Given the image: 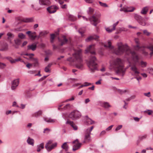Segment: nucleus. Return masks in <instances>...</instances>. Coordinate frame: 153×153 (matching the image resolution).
Masks as SVG:
<instances>
[{"label": "nucleus", "instance_id": "nucleus-47", "mask_svg": "<svg viewBox=\"0 0 153 153\" xmlns=\"http://www.w3.org/2000/svg\"><path fill=\"white\" fill-rule=\"evenodd\" d=\"M15 43L18 45H20L21 42V40L19 39H17L14 40Z\"/></svg>", "mask_w": 153, "mask_h": 153}, {"label": "nucleus", "instance_id": "nucleus-26", "mask_svg": "<svg viewBox=\"0 0 153 153\" xmlns=\"http://www.w3.org/2000/svg\"><path fill=\"white\" fill-rule=\"evenodd\" d=\"M36 45L33 44L28 46L27 49L28 50H31L33 51H34L36 49Z\"/></svg>", "mask_w": 153, "mask_h": 153}, {"label": "nucleus", "instance_id": "nucleus-64", "mask_svg": "<svg viewBox=\"0 0 153 153\" xmlns=\"http://www.w3.org/2000/svg\"><path fill=\"white\" fill-rule=\"evenodd\" d=\"M141 75L144 78H146L147 77V74L146 73H141Z\"/></svg>", "mask_w": 153, "mask_h": 153}, {"label": "nucleus", "instance_id": "nucleus-11", "mask_svg": "<svg viewBox=\"0 0 153 153\" xmlns=\"http://www.w3.org/2000/svg\"><path fill=\"white\" fill-rule=\"evenodd\" d=\"M88 52H90L93 55L96 54L94 45H90L85 50V53H87Z\"/></svg>", "mask_w": 153, "mask_h": 153}, {"label": "nucleus", "instance_id": "nucleus-12", "mask_svg": "<svg viewBox=\"0 0 153 153\" xmlns=\"http://www.w3.org/2000/svg\"><path fill=\"white\" fill-rule=\"evenodd\" d=\"M58 7L55 5H53L48 7L47 10L50 13H55L58 9Z\"/></svg>", "mask_w": 153, "mask_h": 153}, {"label": "nucleus", "instance_id": "nucleus-31", "mask_svg": "<svg viewBox=\"0 0 153 153\" xmlns=\"http://www.w3.org/2000/svg\"><path fill=\"white\" fill-rule=\"evenodd\" d=\"M52 65V63H49L48 66H46L45 69V71L46 72L48 73L50 72V68L51 67Z\"/></svg>", "mask_w": 153, "mask_h": 153}, {"label": "nucleus", "instance_id": "nucleus-10", "mask_svg": "<svg viewBox=\"0 0 153 153\" xmlns=\"http://www.w3.org/2000/svg\"><path fill=\"white\" fill-rule=\"evenodd\" d=\"M72 143L74 144L73 148V150L74 151L79 149L82 145V143L79 142L78 139L74 140L73 142Z\"/></svg>", "mask_w": 153, "mask_h": 153}, {"label": "nucleus", "instance_id": "nucleus-60", "mask_svg": "<svg viewBox=\"0 0 153 153\" xmlns=\"http://www.w3.org/2000/svg\"><path fill=\"white\" fill-rule=\"evenodd\" d=\"M46 34V33L45 32H40L39 33L40 36L41 37L43 36H45Z\"/></svg>", "mask_w": 153, "mask_h": 153}, {"label": "nucleus", "instance_id": "nucleus-54", "mask_svg": "<svg viewBox=\"0 0 153 153\" xmlns=\"http://www.w3.org/2000/svg\"><path fill=\"white\" fill-rule=\"evenodd\" d=\"M118 91L121 94H122L124 93H126V92L127 91V90H118Z\"/></svg>", "mask_w": 153, "mask_h": 153}, {"label": "nucleus", "instance_id": "nucleus-33", "mask_svg": "<svg viewBox=\"0 0 153 153\" xmlns=\"http://www.w3.org/2000/svg\"><path fill=\"white\" fill-rule=\"evenodd\" d=\"M42 111L40 110L33 114L32 116L33 117H38L41 115L42 114Z\"/></svg>", "mask_w": 153, "mask_h": 153}, {"label": "nucleus", "instance_id": "nucleus-56", "mask_svg": "<svg viewBox=\"0 0 153 153\" xmlns=\"http://www.w3.org/2000/svg\"><path fill=\"white\" fill-rule=\"evenodd\" d=\"M144 95L146 97H149L151 96L150 93V92H149L147 93H144Z\"/></svg>", "mask_w": 153, "mask_h": 153}, {"label": "nucleus", "instance_id": "nucleus-28", "mask_svg": "<svg viewBox=\"0 0 153 153\" xmlns=\"http://www.w3.org/2000/svg\"><path fill=\"white\" fill-rule=\"evenodd\" d=\"M7 35L8 36V40L10 41V42L11 43V40L13 39L14 36V35L11 33L9 32L7 33Z\"/></svg>", "mask_w": 153, "mask_h": 153}, {"label": "nucleus", "instance_id": "nucleus-19", "mask_svg": "<svg viewBox=\"0 0 153 153\" xmlns=\"http://www.w3.org/2000/svg\"><path fill=\"white\" fill-rule=\"evenodd\" d=\"M119 22V21H117L116 23L114 24L113 25L112 28H110V27L106 28V30L108 33L111 32L115 29L116 27L118 24Z\"/></svg>", "mask_w": 153, "mask_h": 153}, {"label": "nucleus", "instance_id": "nucleus-59", "mask_svg": "<svg viewBox=\"0 0 153 153\" xmlns=\"http://www.w3.org/2000/svg\"><path fill=\"white\" fill-rule=\"evenodd\" d=\"M74 98L73 97L72 98H70V99H68V100H66L65 101H64V102H68L69 101H71V100H74Z\"/></svg>", "mask_w": 153, "mask_h": 153}, {"label": "nucleus", "instance_id": "nucleus-63", "mask_svg": "<svg viewBox=\"0 0 153 153\" xmlns=\"http://www.w3.org/2000/svg\"><path fill=\"white\" fill-rule=\"evenodd\" d=\"M62 106V104H60L59 105V107L58 108V109L59 110H62V108H61Z\"/></svg>", "mask_w": 153, "mask_h": 153}, {"label": "nucleus", "instance_id": "nucleus-40", "mask_svg": "<svg viewBox=\"0 0 153 153\" xmlns=\"http://www.w3.org/2000/svg\"><path fill=\"white\" fill-rule=\"evenodd\" d=\"M72 106L70 104H68L62 108V110L68 109L72 108Z\"/></svg>", "mask_w": 153, "mask_h": 153}, {"label": "nucleus", "instance_id": "nucleus-38", "mask_svg": "<svg viewBox=\"0 0 153 153\" xmlns=\"http://www.w3.org/2000/svg\"><path fill=\"white\" fill-rule=\"evenodd\" d=\"M58 34V32H56L55 34H52L51 35V43H53V40L56 36V35Z\"/></svg>", "mask_w": 153, "mask_h": 153}, {"label": "nucleus", "instance_id": "nucleus-42", "mask_svg": "<svg viewBox=\"0 0 153 153\" xmlns=\"http://www.w3.org/2000/svg\"><path fill=\"white\" fill-rule=\"evenodd\" d=\"M68 17L69 19L71 21H74L76 19V18L75 16L71 15H69Z\"/></svg>", "mask_w": 153, "mask_h": 153}, {"label": "nucleus", "instance_id": "nucleus-16", "mask_svg": "<svg viewBox=\"0 0 153 153\" xmlns=\"http://www.w3.org/2000/svg\"><path fill=\"white\" fill-rule=\"evenodd\" d=\"M91 21H92L93 25L96 26L99 22L98 16L95 15H93L90 19Z\"/></svg>", "mask_w": 153, "mask_h": 153}, {"label": "nucleus", "instance_id": "nucleus-36", "mask_svg": "<svg viewBox=\"0 0 153 153\" xmlns=\"http://www.w3.org/2000/svg\"><path fill=\"white\" fill-rule=\"evenodd\" d=\"M148 9L149 8L147 7L143 8L141 12V13L143 14H146L148 11Z\"/></svg>", "mask_w": 153, "mask_h": 153}, {"label": "nucleus", "instance_id": "nucleus-1", "mask_svg": "<svg viewBox=\"0 0 153 153\" xmlns=\"http://www.w3.org/2000/svg\"><path fill=\"white\" fill-rule=\"evenodd\" d=\"M117 46V49L114 50L116 54L120 55L125 53L126 56H131L134 62H129V66L132 71V75L139 82L142 79V78L140 76V71L136 66V63H138L140 59L139 55L135 52L131 51L129 47L126 44L123 45L121 42L118 43Z\"/></svg>", "mask_w": 153, "mask_h": 153}, {"label": "nucleus", "instance_id": "nucleus-62", "mask_svg": "<svg viewBox=\"0 0 153 153\" xmlns=\"http://www.w3.org/2000/svg\"><path fill=\"white\" fill-rule=\"evenodd\" d=\"M105 131H102L100 134V136H102L105 134Z\"/></svg>", "mask_w": 153, "mask_h": 153}, {"label": "nucleus", "instance_id": "nucleus-48", "mask_svg": "<svg viewBox=\"0 0 153 153\" xmlns=\"http://www.w3.org/2000/svg\"><path fill=\"white\" fill-rule=\"evenodd\" d=\"M85 31V28H80L79 30V33L81 34L82 36H83V34L84 33Z\"/></svg>", "mask_w": 153, "mask_h": 153}, {"label": "nucleus", "instance_id": "nucleus-5", "mask_svg": "<svg viewBox=\"0 0 153 153\" xmlns=\"http://www.w3.org/2000/svg\"><path fill=\"white\" fill-rule=\"evenodd\" d=\"M94 128V126L87 128L85 133L84 140L83 143L88 142L91 140V132Z\"/></svg>", "mask_w": 153, "mask_h": 153}, {"label": "nucleus", "instance_id": "nucleus-49", "mask_svg": "<svg viewBox=\"0 0 153 153\" xmlns=\"http://www.w3.org/2000/svg\"><path fill=\"white\" fill-rule=\"evenodd\" d=\"M147 71L150 74L153 75V68H148L147 69Z\"/></svg>", "mask_w": 153, "mask_h": 153}, {"label": "nucleus", "instance_id": "nucleus-7", "mask_svg": "<svg viewBox=\"0 0 153 153\" xmlns=\"http://www.w3.org/2000/svg\"><path fill=\"white\" fill-rule=\"evenodd\" d=\"M81 116V113L79 112L74 110L69 114L68 117L72 120H75L79 118Z\"/></svg>", "mask_w": 153, "mask_h": 153}, {"label": "nucleus", "instance_id": "nucleus-23", "mask_svg": "<svg viewBox=\"0 0 153 153\" xmlns=\"http://www.w3.org/2000/svg\"><path fill=\"white\" fill-rule=\"evenodd\" d=\"M66 124L70 125L75 130L77 129V127L76 125L73 122L69 120H68L66 122Z\"/></svg>", "mask_w": 153, "mask_h": 153}, {"label": "nucleus", "instance_id": "nucleus-24", "mask_svg": "<svg viewBox=\"0 0 153 153\" xmlns=\"http://www.w3.org/2000/svg\"><path fill=\"white\" fill-rule=\"evenodd\" d=\"M100 105L105 108H108L111 107L109 103L107 102H101L100 103Z\"/></svg>", "mask_w": 153, "mask_h": 153}, {"label": "nucleus", "instance_id": "nucleus-2", "mask_svg": "<svg viewBox=\"0 0 153 153\" xmlns=\"http://www.w3.org/2000/svg\"><path fill=\"white\" fill-rule=\"evenodd\" d=\"M124 64L123 59L117 58L113 60L110 65L117 74H120L123 76L126 71Z\"/></svg>", "mask_w": 153, "mask_h": 153}, {"label": "nucleus", "instance_id": "nucleus-9", "mask_svg": "<svg viewBox=\"0 0 153 153\" xmlns=\"http://www.w3.org/2000/svg\"><path fill=\"white\" fill-rule=\"evenodd\" d=\"M21 55H25L28 56L29 58L31 59L32 61L33 62V65L34 66L37 67L39 65L38 60L36 58H34L33 57L34 54L33 53L24 54L23 53L20 54Z\"/></svg>", "mask_w": 153, "mask_h": 153}, {"label": "nucleus", "instance_id": "nucleus-52", "mask_svg": "<svg viewBox=\"0 0 153 153\" xmlns=\"http://www.w3.org/2000/svg\"><path fill=\"white\" fill-rule=\"evenodd\" d=\"M94 11V10L91 8V7H89V10L88 11V13L90 14H92L93 13V12Z\"/></svg>", "mask_w": 153, "mask_h": 153}, {"label": "nucleus", "instance_id": "nucleus-43", "mask_svg": "<svg viewBox=\"0 0 153 153\" xmlns=\"http://www.w3.org/2000/svg\"><path fill=\"white\" fill-rule=\"evenodd\" d=\"M90 85H91V83H88L87 82H85V83H84L83 85H81L78 88V89H80V88H82L84 87L89 86Z\"/></svg>", "mask_w": 153, "mask_h": 153}, {"label": "nucleus", "instance_id": "nucleus-25", "mask_svg": "<svg viewBox=\"0 0 153 153\" xmlns=\"http://www.w3.org/2000/svg\"><path fill=\"white\" fill-rule=\"evenodd\" d=\"M98 38L99 37L96 35H94L93 36H90L86 39V42H88L93 39L97 40Z\"/></svg>", "mask_w": 153, "mask_h": 153}, {"label": "nucleus", "instance_id": "nucleus-61", "mask_svg": "<svg viewBox=\"0 0 153 153\" xmlns=\"http://www.w3.org/2000/svg\"><path fill=\"white\" fill-rule=\"evenodd\" d=\"M85 1L87 3H91L93 2V0H85Z\"/></svg>", "mask_w": 153, "mask_h": 153}, {"label": "nucleus", "instance_id": "nucleus-17", "mask_svg": "<svg viewBox=\"0 0 153 153\" xmlns=\"http://www.w3.org/2000/svg\"><path fill=\"white\" fill-rule=\"evenodd\" d=\"M134 41L136 45L134 46V48L135 50L136 51H139L140 49H142L141 48L142 46H141L140 45V42L138 39L135 38L134 39Z\"/></svg>", "mask_w": 153, "mask_h": 153}, {"label": "nucleus", "instance_id": "nucleus-55", "mask_svg": "<svg viewBox=\"0 0 153 153\" xmlns=\"http://www.w3.org/2000/svg\"><path fill=\"white\" fill-rule=\"evenodd\" d=\"M50 131V129H49L48 128H46L44 129L43 132L44 133H47L49 132Z\"/></svg>", "mask_w": 153, "mask_h": 153}, {"label": "nucleus", "instance_id": "nucleus-57", "mask_svg": "<svg viewBox=\"0 0 153 153\" xmlns=\"http://www.w3.org/2000/svg\"><path fill=\"white\" fill-rule=\"evenodd\" d=\"M5 66V65L3 63L0 62V68H4Z\"/></svg>", "mask_w": 153, "mask_h": 153}, {"label": "nucleus", "instance_id": "nucleus-37", "mask_svg": "<svg viewBox=\"0 0 153 153\" xmlns=\"http://www.w3.org/2000/svg\"><path fill=\"white\" fill-rule=\"evenodd\" d=\"M108 45H104V46L105 47H108V48H109V49L110 50H113L114 47L113 46H111V41H108Z\"/></svg>", "mask_w": 153, "mask_h": 153}, {"label": "nucleus", "instance_id": "nucleus-45", "mask_svg": "<svg viewBox=\"0 0 153 153\" xmlns=\"http://www.w3.org/2000/svg\"><path fill=\"white\" fill-rule=\"evenodd\" d=\"M8 45L7 44L4 45L1 49H0V50L2 51H6L8 49Z\"/></svg>", "mask_w": 153, "mask_h": 153}, {"label": "nucleus", "instance_id": "nucleus-30", "mask_svg": "<svg viewBox=\"0 0 153 153\" xmlns=\"http://www.w3.org/2000/svg\"><path fill=\"white\" fill-rule=\"evenodd\" d=\"M27 143L33 146L34 144V140L33 139L28 137L27 140Z\"/></svg>", "mask_w": 153, "mask_h": 153}, {"label": "nucleus", "instance_id": "nucleus-32", "mask_svg": "<svg viewBox=\"0 0 153 153\" xmlns=\"http://www.w3.org/2000/svg\"><path fill=\"white\" fill-rule=\"evenodd\" d=\"M86 117L87 118L86 121L88 125H91L94 123V121L92 120L91 119L88 118V116H86Z\"/></svg>", "mask_w": 153, "mask_h": 153}, {"label": "nucleus", "instance_id": "nucleus-4", "mask_svg": "<svg viewBox=\"0 0 153 153\" xmlns=\"http://www.w3.org/2000/svg\"><path fill=\"white\" fill-rule=\"evenodd\" d=\"M96 59L94 56H91L88 62V66L91 72H94L97 69V64L96 62Z\"/></svg>", "mask_w": 153, "mask_h": 153}, {"label": "nucleus", "instance_id": "nucleus-29", "mask_svg": "<svg viewBox=\"0 0 153 153\" xmlns=\"http://www.w3.org/2000/svg\"><path fill=\"white\" fill-rule=\"evenodd\" d=\"M62 148L64 149L65 151H67L69 149V146L67 142L64 143L62 146Z\"/></svg>", "mask_w": 153, "mask_h": 153}, {"label": "nucleus", "instance_id": "nucleus-21", "mask_svg": "<svg viewBox=\"0 0 153 153\" xmlns=\"http://www.w3.org/2000/svg\"><path fill=\"white\" fill-rule=\"evenodd\" d=\"M43 119L45 122L48 123H54L56 121L54 119H53L46 117H43Z\"/></svg>", "mask_w": 153, "mask_h": 153}, {"label": "nucleus", "instance_id": "nucleus-27", "mask_svg": "<svg viewBox=\"0 0 153 153\" xmlns=\"http://www.w3.org/2000/svg\"><path fill=\"white\" fill-rule=\"evenodd\" d=\"M146 47H141V48H142V49H140L139 50L141 51L142 52V54L145 56H146L148 55V52H146L145 50V48H146Z\"/></svg>", "mask_w": 153, "mask_h": 153}, {"label": "nucleus", "instance_id": "nucleus-58", "mask_svg": "<svg viewBox=\"0 0 153 153\" xmlns=\"http://www.w3.org/2000/svg\"><path fill=\"white\" fill-rule=\"evenodd\" d=\"M122 125H119L115 129V130L116 131H117L120 130V129L122 128Z\"/></svg>", "mask_w": 153, "mask_h": 153}, {"label": "nucleus", "instance_id": "nucleus-20", "mask_svg": "<svg viewBox=\"0 0 153 153\" xmlns=\"http://www.w3.org/2000/svg\"><path fill=\"white\" fill-rule=\"evenodd\" d=\"M135 10V8L133 7H123L120 9V10L121 11H123L125 12H133Z\"/></svg>", "mask_w": 153, "mask_h": 153}, {"label": "nucleus", "instance_id": "nucleus-46", "mask_svg": "<svg viewBox=\"0 0 153 153\" xmlns=\"http://www.w3.org/2000/svg\"><path fill=\"white\" fill-rule=\"evenodd\" d=\"M144 112L147 113L149 115H151L153 114V111L150 110H148L145 111Z\"/></svg>", "mask_w": 153, "mask_h": 153}, {"label": "nucleus", "instance_id": "nucleus-15", "mask_svg": "<svg viewBox=\"0 0 153 153\" xmlns=\"http://www.w3.org/2000/svg\"><path fill=\"white\" fill-rule=\"evenodd\" d=\"M19 83V79H18L14 80L12 82L11 88L12 90L15 89L18 86Z\"/></svg>", "mask_w": 153, "mask_h": 153}, {"label": "nucleus", "instance_id": "nucleus-41", "mask_svg": "<svg viewBox=\"0 0 153 153\" xmlns=\"http://www.w3.org/2000/svg\"><path fill=\"white\" fill-rule=\"evenodd\" d=\"M24 22H32L33 21V19L32 18H28L24 19L23 20Z\"/></svg>", "mask_w": 153, "mask_h": 153}, {"label": "nucleus", "instance_id": "nucleus-3", "mask_svg": "<svg viewBox=\"0 0 153 153\" xmlns=\"http://www.w3.org/2000/svg\"><path fill=\"white\" fill-rule=\"evenodd\" d=\"M74 53L73 54L74 59L70 57L67 60L70 62H74L75 67L79 69H82L83 67V63L82 59V51L80 49L74 50Z\"/></svg>", "mask_w": 153, "mask_h": 153}, {"label": "nucleus", "instance_id": "nucleus-14", "mask_svg": "<svg viewBox=\"0 0 153 153\" xmlns=\"http://www.w3.org/2000/svg\"><path fill=\"white\" fill-rule=\"evenodd\" d=\"M26 33L28 35L30 38L32 40H34L37 37L36 33L35 32H32L31 31H29L27 32Z\"/></svg>", "mask_w": 153, "mask_h": 153}, {"label": "nucleus", "instance_id": "nucleus-34", "mask_svg": "<svg viewBox=\"0 0 153 153\" xmlns=\"http://www.w3.org/2000/svg\"><path fill=\"white\" fill-rule=\"evenodd\" d=\"M146 48L149 49L152 52L150 53V55L151 57L152 56L153 54V45H149L146 46Z\"/></svg>", "mask_w": 153, "mask_h": 153}, {"label": "nucleus", "instance_id": "nucleus-8", "mask_svg": "<svg viewBox=\"0 0 153 153\" xmlns=\"http://www.w3.org/2000/svg\"><path fill=\"white\" fill-rule=\"evenodd\" d=\"M134 17L140 25L142 26H145L146 25V23L145 20L141 16L136 14H134Z\"/></svg>", "mask_w": 153, "mask_h": 153}, {"label": "nucleus", "instance_id": "nucleus-51", "mask_svg": "<svg viewBox=\"0 0 153 153\" xmlns=\"http://www.w3.org/2000/svg\"><path fill=\"white\" fill-rule=\"evenodd\" d=\"M143 33L144 35L147 36H149L151 33L148 32L146 30H145L143 31Z\"/></svg>", "mask_w": 153, "mask_h": 153}, {"label": "nucleus", "instance_id": "nucleus-50", "mask_svg": "<svg viewBox=\"0 0 153 153\" xmlns=\"http://www.w3.org/2000/svg\"><path fill=\"white\" fill-rule=\"evenodd\" d=\"M18 37L21 39H23L25 37V36L22 33H19L18 34Z\"/></svg>", "mask_w": 153, "mask_h": 153}, {"label": "nucleus", "instance_id": "nucleus-53", "mask_svg": "<svg viewBox=\"0 0 153 153\" xmlns=\"http://www.w3.org/2000/svg\"><path fill=\"white\" fill-rule=\"evenodd\" d=\"M57 2H58L59 3L62 4H63L64 2V1H67V0H55Z\"/></svg>", "mask_w": 153, "mask_h": 153}, {"label": "nucleus", "instance_id": "nucleus-18", "mask_svg": "<svg viewBox=\"0 0 153 153\" xmlns=\"http://www.w3.org/2000/svg\"><path fill=\"white\" fill-rule=\"evenodd\" d=\"M8 59L10 63L12 64L15 63L16 62L18 61H20L21 62H24L21 59L20 57H19L18 58L14 59L12 58L9 57L8 58Z\"/></svg>", "mask_w": 153, "mask_h": 153}, {"label": "nucleus", "instance_id": "nucleus-6", "mask_svg": "<svg viewBox=\"0 0 153 153\" xmlns=\"http://www.w3.org/2000/svg\"><path fill=\"white\" fill-rule=\"evenodd\" d=\"M57 146L56 143H53L52 140L48 141L46 144L45 148L48 152H50L55 149Z\"/></svg>", "mask_w": 153, "mask_h": 153}, {"label": "nucleus", "instance_id": "nucleus-22", "mask_svg": "<svg viewBox=\"0 0 153 153\" xmlns=\"http://www.w3.org/2000/svg\"><path fill=\"white\" fill-rule=\"evenodd\" d=\"M39 3L41 5H48L50 4V0H39Z\"/></svg>", "mask_w": 153, "mask_h": 153}, {"label": "nucleus", "instance_id": "nucleus-39", "mask_svg": "<svg viewBox=\"0 0 153 153\" xmlns=\"http://www.w3.org/2000/svg\"><path fill=\"white\" fill-rule=\"evenodd\" d=\"M139 64L141 67L144 68L146 66L147 63L146 62L141 61L140 62Z\"/></svg>", "mask_w": 153, "mask_h": 153}, {"label": "nucleus", "instance_id": "nucleus-44", "mask_svg": "<svg viewBox=\"0 0 153 153\" xmlns=\"http://www.w3.org/2000/svg\"><path fill=\"white\" fill-rule=\"evenodd\" d=\"M100 5L102 7H108V5L106 3H102L100 1L99 2Z\"/></svg>", "mask_w": 153, "mask_h": 153}, {"label": "nucleus", "instance_id": "nucleus-35", "mask_svg": "<svg viewBox=\"0 0 153 153\" xmlns=\"http://www.w3.org/2000/svg\"><path fill=\"white\" fill-rule=\"evenodd\" d=\"M44 148V143H42L40 145L37 146V151L38 152H39L41 151V149H43Z\"/></svg>", "mask_w": 153, "mask_h": 153}, {"label": "nucleus", "instance_id": "nucleus-13", "mask_svg": "<svg viewBox=\"0 0 153 153\" xmlns=\"http://www.w3.org/2000/svg\"><path fill=\"white\" fill-rule=\"evenodd\" d=\"M58 39L59 44L61 46L65 44L68 42V40L65 36H62L61 38H59Z\"/></svg>", "mask_w": 153, "mask_h": 153}]
</instances>
